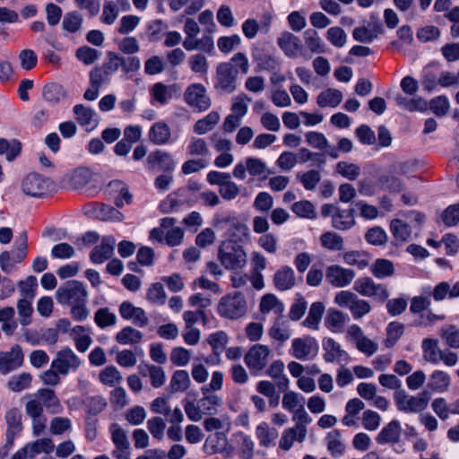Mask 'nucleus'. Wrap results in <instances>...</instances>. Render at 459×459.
Masks as SVG:
<instances>
[{
    "label": "nucleus",
    "mask_w": 459,
    "mask_h": 459,
    "mask_svg": "<svg viewBox=\"0 0 459 459\" xmlns=\"http://www.w3.org/2000/svg\"><path fill=\"white\" fill-rule=\"evenodd\" d=\"M217 310L221 317L236 320L247 314V303L241 292H234L225 295L220 299Z\"/></svg>",
    "instance_id": "f257e3e1"
},
{
    "label": "nucleus",
    "mask_w": 459,
    "mask_h": 459,
    "mask_svg": "<svg viewBox=\"0 0 459 459\" xmlns=\"http://www.w3.org/2000/svg\"><path fill=\"white\" fill-rule=\"evenodd\" d=\"M218 259L228 270L242 269L247 264V254L239 245L223 241L218 250Z\"/></svg>",
    "instance_id": "f03ea898"
},
{
    "label": "nucleus",
    "mask_w": 459,
    "mask_h": 459,
    "mask_svg": "<svg viewBox=\"0 0 459 459\" xmlns=\"http://www.w3.org/2000/svg\"><path fill=\"white\" fill-rule=\"evenodd\" d=\"M394 399L398 411L419 413L427 409L430 394L424 390L417 395L409 396L404 390L399 389L394 393Z\"/></svg>",
    "instance_id": "7ed1b4c3"
},
{
    "label": "nucleus",
    "mask_w": 459,
    "mask_h": 459,
    "mask_svg": "<svg viewBox=\"0 0 459 459\" xmlns=\"http://www.w3.org/2000/svg\"><path fill=\"white\" fill-rule=\"evenodd\" d=\"M334 303L342 308H348L354 319H360L371 311V305L368 300L359 299L350 290H341L334 296Z\"/></svg>",
    "instance_id": "20e7f679"
},
{
    "label": "nucleus",
    "mask_w": 459,
    "mask_h": 459,
    "mask_svg": "<svg viewBox=\"0 0 459 459\" xmlns=\"http://www.w3.org/2000/svg\"><path fill=\"white\" fill-rule=\"evenodd\" d=\"M238 68L232 62L220 63L216 67L214 89L221 94L232 93L237 89Z\"/></svg>",
    "instance_id": "39448f33"
},
{
    "label": "nucleus",
    "mask_w": 459,
    "mask_h": 459,
    "mask_svg": "<svg viewBox=\"0 0 459 459\" xmlns=\"http://www.w3.org/2000/svg\"><path fill=\"white\" fill-rule=\"evenodd\" d=\"M88 292L82 283L68 281L60 286L56 293V300L62 305H74L87 301Z\"/></svg>",
    "instance_id": "423d86ee"
},
{
    "label": "nucleus",
    "mask_w": 459,
    "mask_h": 459,
    "mask_svg": "<svg viewBox=\"0 0 459 459\" xmlns=\"http://www.w3.org/2000/svg\"><path fill=\"white\" fill-rule=\"evenodd\" d=\"M54 187L53 182L37 173H30L22 180V190L29 196L43 197L47 195Z\"/></svg>",
    "instance_id": "0eeeda50"
},
{
    "label": "nucleus",
    "mask_w": 459,
    "mask_h": 459,
    "mask_svg": "<svg viewBox=\"0 0 459 459\" xmlns=\"http://www.w3.org/2000/svg\"><path fill=\"white\" fill-rule=\"evenodd\" d=\"M184 100L195 112H204L211 106V99L202 83L190 84L184 92Z\"/></svg>",
    "instance_id": "6e6552de"
},
{
    "label": "nucleus",
    "mask_w": 459,
    "mask_h": 459,
    "mask_svg": "<svg viewBox=\"0 0 459 459\" xmlns=\"http://www.w3.org/2000/svg\"><path fill=\"white\" fill-rule=\"evenodd\" d=\"M353 289L363 297L374 298L381 302L385 301L389 297V290L386 286L375 282L370 277L358 279Z\"/></svg>",
    "instance_id": "1a4fd4ad"
},
{
    "label": "nucleus",
    "mask_w": 459,
    "mask_h": 459,
    "mask_svg": "<svg viewBox=\"0 0 459 459\" xmlns=\"http://www.w3.org/2000/svg\"><path fill=\"white\" fill-rule=\"evenodd\" d=\"M271 352L267 345L255 344L245 354L244 361L250 370L261 371L266 367Z\"/></svg>",
    "instance_id": "9d476101"
},
{
    "label": "nucleus",
    "mask_w": 459,
    "mask_h": 459,
    "mask_svg": "<svg viewBox=\"0 0 459 459\" xmlns=\"http://www.w3.org/2000/svg\"><path fill=\"white\" fill-rule=\"evenodd\" d=\"M81 365L78 356L70 348L60 350L56 359L51 363V368L59 374L67 375L70 371H75Z\"/></svg>",
    "instance_id": "9b49d317"
},
{
    "label": "nucleus",
    "mask_w": 459,
    "mask_h": 459,
    "mask_svg": "<svg viewBox=\"0 0 459 459\" xmlns=\"http://www.w3.org/2000/svg\"><path fill=\"white\" fill-rule=\"evenodd\" d=\"M111 439L116 449L113 455L117 459H130V443L126 432L117 424L110 425Z\"/></svg>",
    "instance_id": "f8f14e48"
},
{
    "label": "nucleus",
    "mask_w": 459,
    "mask_h": 459,
    "mask_svg": "<svg viewBox=\"0 0 459 459\" xmlns=\"http://www.w3.org/2000/svg\"><path fill=\"white\" fill-rule=\"evenodd\" d=\"M387 98L393 100L394 104L408 112L423 113L428 110V101L420 97L408 98L399 92H388Z\"/></svg>",
    "instance_id": "ddd939ff"
},
{
    "label": "nucleus",
    "mask_w": 459,
    "mask_h": 459,
    "mask_svg": "<svg viewBox=\"0 0 459 459\" xmlns=\"http://www.w3.org/2000/svg\"><path fill=\"white\" fill-rule=\"evenodd\" d=\"M25 411L31 419L33 435L40 436L47 427V417L43 413V406L38 400H31L26 403Z\"/></svg>",
    "instance_id": "4468645a"
},
{
    "label": "nucleus",
    "mask_w": 459,
    "mask_h": 459,
    "mask_svg": "<svg viewBox=\"0 0 459 459\" xmlns=\"http://www.w3.org/2000/svg\"><path fill=\"white\" fill-rule=\"evenodd\" d=\"M318 346L312 337L296 338L291 342L290 354L299 360H306L316 354Z\"/></svg>",
    "instance_id": "2eb2a0df"
},
{
    "label": "nucleus",
    "mask_w": 459,
    "mask_h": 459,
    "mask_svg": "<svg viewBox=\"0 0 459 459\" xmlns=\"http://www.w3.org/2000/svg\"><path fill=\"white\" fill-rule=\"evenodd\" d=\"M355 277V273L351 269L343 268L337 264L330 265L326 268V281L336 288L348 286Z\"/></svg>",
    "instance_id": "dca6fc26"
},
{
    "label": "nucleus",
    "mask_w": 459,
    "mask_h": 459,
    "mask_svg": "<svg viewBox=\"0 0 459 459\" xmlns=\"http://www.w3.org/2000/svg\"><path fill=\"white\" fill-rule=\"evenodd\" d=\"M23 361V354L20 346H13L10 351L0 353V373L5 375L19 368Z\"/></svg>",
    "instance_id": "f3484780"
},
{
    "label": "nucleus",
    "mask_w": 459,
    "mask_h": 459,
    "mask_svg": "<svg viewBox=\"0 0 459 459\" xmlns=\"http://www.w3.org/2000/svg\"><path fill=\"white\" fill-rule=\"evenodd\" d=\"M390 230L395 246H402L411 240V226L402 219H394L390 222Z\"/></svg>",
    "instance_id": "a211bd4d"
},
{
    "label": "nucleus",
    "mask_w": 459,
    "mask_h": 459,
    "mask_svg": "<svg viewBox=\"0 0 459 459\" xmlns=\"http://www.w3.org/2000/svg\"><path fill=\"white\" fill-rule=\"evenodd\" d=\"M451 385V378L448 373L444 370H434L428 380L427 391L442 394L446 392Z\"/></svg>",
    "instance_id": "6ab92c4d"
},
{
    "label": "nucleus",
    "mask_w": 459,
    "mask_h": 459,
    "mask_svg": "<svg viewBox=\"0 0 459 459\" xmlns=\"http://www.w3.org/2000/svg\"><path fill=\"white\" fill-rule=\"evenodd\" d=\"M402 434L401 424L393 420L387 423L378 433L376 440L379 445L398 443Z\"/></svg>",
    "instance_id": "aec40b11"
},
{
    "label": "nucleus",
    "mask_w": 459,
    "mask_h": 459,
    "mask_svg": "<svg viewBox=\"0 0 459 459\" xmlns=\"http://www.w3.org/2000/svg\"><path fill=\"white\" fill-rule=\"evenodd\" d=\"M115 239L111 237H104L100 245L96 246L91 253V260L94 264H102L108 260L114 252Z\"/></svg>",
    "instance_id": "412c9836"
},
{
    "label": "nucleus",
    "mask_w": 459,
    "mask_h": 459,
    "mask_svg": "<svg viewBox=\"0 0 459 459\" xmlns=\"http://www.w3.org/2000/svg\"><path fill=\"white\" fill-rule=\"evenodd\" d=\"M147 161L150 169L157 171L171 172L175 167L170 155L160 151L151 153L148 156Z\"/></svg>",
    "instance_id": "4be33fe9"
},
{
    "label": "nucleus",
    "mask_w": 459,
    "mask_h": 459,
    "mask_svg": "<svg viewBox=\"0 0 459 459\" xmlns=\"http://www.w3.org/2000/svg\"><path fill=\"white\" fill-rule=\"evenodd\" d=\"M273 283L276 289L280 290H288L296 284L295 273L288 265L281 266L273 276Z\"/></svg>",
    "instance_id": "5701e85b"
},
{
    "label": "nucleus",
    "mask_w": 459,
    "mask_h": 459,
    "mask_svg": "<svg viewBox=\"0 0 459 459\" xmlns=\"http://www.w3.org/2000/svg\"><path fill=\"white\" fill-rule=\"evenodd\" d=\"M277 43L285 55L290 57H296L300 48L299 38L289 31L282 32L277 39Z\"/></svg>",
    "instance_id": "b1692460"
},
{
    "label": "nucleus",
    "mask_w": 459,
    "mask_h": 459,
    "mask_svg": "<svg viewBox=\"0 0 459 459\" xmlns=\"http://www.w3.org/2000/svg\"><path fill=\"white\" fill-rule=\"evenodd\" d=\"M307 435L304 430L298 429L295 427L286 429L281 434L279 447L283 451H289L293 446L295 441L303 443Z\"/></svg>",
    "instance_id": "393cba45"
},
{
    "label": "nucleus",
    "mask_w": 459,
    "mask_h": 459,
    "mask_svg": "<svg viewBox=\"0 0 459 459\" xmlns=\"http://www.w3.org/2000/svg\"><path fill=\"white\" fill-rule=\"evenodd\" d=\"M333 227L339 230H346L355 224L354 210H342L339 207L332 217Z\"/></svg>",
    "instance_id": "a878e982"
},
{
    "label": "nucleus",
    "mask_w": 459,
    "mask_h": 459,
    "mask_svg": "<svg viewBox=\"0 0 459 459\" xmlns=\"http://www.w3.org/2000/svg\"><path fill=\"white\" fill-rule=\"evenodd\" d=\"M347 316L343 312L336 308H330L325 319V324L330 331L342 333L343 332Z\"/></svg>",
    "instance_id": "bb28decb"
},
{
    "label": "nucleus",
    "mask_w": 459,
    "mask_h": 459,
    "mask_svg": "<svg viewBox=\"0 0 459 459\" xmlns=\"http://www.w3.org/2000/svg\"><path fill=\"white\" fill-rule=\"evenodd\" d=\"M423 359L432 364L440 361L443 351L438 348V342L436 339L427 338L422 341Z\"/></svg>",
    "instance_id": "cd10ccee"
},
{
    "label": "nucleus",
    "mask_w": 459,
    "mask_h": 459,
    "mask_svg": "<svg viewBox=\"0 0 459 459\" xmlns=\"http://www.w3.org/2000/svg\"><path fill=\"white\" fill-rule=\"evenodd\" d=\"M5 420L8 426L7 438L11 442L14 436L22 429V414L16 408L11 409L6 412Z\"/></svg>",
    "instance_id": "c85d7f7f"
},
{
    "label": "nucleus",
    "mask_w": 459,
    "mask_h": 459,
    "mask_svg": "<svg viewBox=\"0 0 459 459\" xmlns=\"http://www.w3.org/2000/svg\"><path fill=\"white\" fill-rule=\"evenodd\" d=\"M54 443L50 438H39L34 442L28 443L24 448L30 458H34L36 455L40 453L49 454L54 450Z\"/></svg>",
    "instance_id": "c756f323"
},
{
    "label": "nucleus",
    "mask_w": 459,
    "mask_h": 459,
    "mask_svg": "<svg viewBox=\"0 0 459 459\" xmlns=\"http://www.w3.org/2000/svg\"><path fill=\"white\" fill-rule=\"evenodd\" d=\"M267 375L276 381L279 389L286 390L289 386V379L284 375V364L281 360L273 361L267 369Z\"/></svg>",
    "instance_id": "7c9ffc66"
},
{
    "label": "nucleus",
    "mask_w": 459,
    "mask_h": 459,
    "mask_svg": "<svg viewBox=\"0 0 459 459\" xmlns=\"http://www.w3.org/2000/svg\"><path fill=\"white\" fill-rule=\"evenodd\" d=\"M227 235L229 238L227 241H232L233 244L238 245L249 238V229L238 220L227 230Z\"/></svg>",
    "instance_id": "2f4dec72"
},
{
    "label": "nucleus",
    "mask_w": 459,
    "mask_h": 459,
    "mask_svg": "<svg viewBox=\"0 0 459 459\" xmlns=\"http://www.w3.org/2000/svg\"><path fill=\"white\" fill-rule=\"evenodd\" d=\"M342 100V93L336 89H327L317 96V104L322 107H337Z\"/></svg>",
    "instance_id": "473e14b6"
},
{
    "label": "nucleus",
    "mask_w": 459,
    "mask_h": 459,
    "mask_svg": "<svg viewBox=\"0 0 459 459\" xmlns=\"http://www.w3.org/2000/svg\"><path fill=\"white\" fill-rule=\"evenodd\" d=\"M321 246L330 251H341L344 247L342 236L333 231H326L320 237Z\"/></svg>",
    "instance_id": "72a5a7b5"
},
{
    "label": "nucleus",
    "mask_w": 459,
    "mask_h": 459,
    "mask_svg": "<svg viewBox=\"0 0 459 459\" xmlns=\"http://www.w3.org/2000/svg\"><path fill=\"white\" fill-rule=\"evenodd\" d=\"M325 312V306L321 302H314L309 308L307 318L303 321L305 327L316 330L318 329L319 322Z\"/></svg>",
    "instance_id": "f704fd0d"
},
{
    "label": "nucleus",
    "mask_w": 459,
    "mask_h": 459,
    "mask_svg": "<svg viewBox=\"0 0 459 459\" xmlns=\"http://www.w3.org/2000/svg\"><path fill=\"white\" fill-rule=\"evenodd\" d=\"M335 172L348 180L354 181L360 176L361 169L352 162L339 161L335 166Z\"/></svg>",
    "instance_id": "c9c22d12"
},
{
    "label": "nucleus",
    "mask_w": 459,
    "mask_h": 459,
    "mask_svg": "<svg viewBox=\"0 0 459 459\" xmlns=\"http://www.w3.org/2000/svg\"><path fill=\"white\" fill-rule=\"evenodd\" d=\"M327 449L333 457L341 456L345 450V445L341 439L338 430H333L326 436Z\"/></svg>",
    "instance_id": "e433bc0d"
},
{
    "label": "nucleus",
    "mask_w": 459,
    "mask_h": 459,
    "mask_svg": "<svg viewBox=\"0 0 459 459\" xmlns=\"http://www.w3.org/2000/svg\"><path fill=\"white\" fill-rule=\"evenodd\" d=\"M143 333L131 326H126L116 335V341L123 345L135 344L141 342Z\"/></svg>",
    "instance_id": "4c0bfd02"
},
{
    "label": "nucleus",
    "mask_w": 459,
    "mask_h": 459,
    "mask_svg": "<svg viewBox=\"0 0 459 459\" xmlns=\"http://www.w3.org/2000/svg\"><path fill=\"white\" fill-rule=\"evenodd\" d=\"M198 403L204 415L216 413L218 408L221 405V398L210 393L204 394V396L198 400Z\"/></svg>",
    "instance_id": "58836bf2"
},
{
    "label": "nucleus",
    "mask_w": 459,
    "mask_h": 459,
    "mask_svg": "<svg viewBox=\"0 0 459 459\" xmlns=\"http://www.w3.org/2000/svg\"><path fill=\"white\" fill-rule=\"evenodd\" d=\"M371 273L378 279L390 277L394 273V267L393 263L387 259H377L371 265Z\"/></svg>",
    "instance_id": "ea45409f"
},
{
    "label": "nucleus",
    "mask_w": 459,
    "mask_h": 459,
    "mask_svg": "<svg viewBox=\"0 0 459 459\" xmlns=\"http://www.w3.org/2000/svg\"><path fill=\"white\" fill-rule=\"evenodd\" d=\"M272 310L281 315L284 310V306L273 294H266L261 299L260 311L265 314Z\"/></svg>",
    "instance_id": "a19ab883"
},
{
    "label": "nucleus",
    "mask_w": 459,
    "mask_h": 459,
    "mask_svg": "<svg viewBox=\"0 0 459 459\" xmlns=\"http://www.w3.org/2000/svg\"><path fill=\"white\" fill-rule=\"evenodd\" d=\"M191 380L186 370L175 371L170 380V386L173 392H184L189 388Z\"/></svg>",
    "instance_id": "79ce46f5"
},
{
    "label": "nucleus",
    "mask_w": 459,
    "mask_h": 459,
    "mask_svg": "<svg viewBox=\"0 0 459 459\" xmlns=\"http://www.w3.org/2000/svg\"><path fill=\"white\" fill-rule=\"evenodd\" d=\"M297 179L303 185L307 190H315L321 180V174L318 170L311 169L306 172L297 174Z\"/></svg>",
    "instance_id": "37998d69"
},
{
    "label": "nucleus",
    "mask_w": 459,
    "mask_h": 459,
    "mask_svg": "<svg viewBox=\"0 0 459 459\" xmlns=\"http://www.w3.org/2000/svg\"><path fill=\"white\" fill-rule=\"evenodd\" d=\"M21 143L16 140L11 142L0 139V155H5L8 161L13 160L21 152Z\"/></svg>",
    "instance_id": "c03bdc74"
},
{
    "label": "nucleus",
    "mask_w": 459,
    "mask_h": 459,
    "mask_svg": "<svg viewBox=\"0 0 459 459\" xmlns=\"http://www.w3.org/2000/svg\"><path fill=\"white\" fill-rule=\"evenodd\" d=\"M377 184L381 190L389 191L390 193L396 194L403 189L401 180L392 175H382L378 178Z\"/></svg>",
    "instance_id": "a18cd8bd"
},
{
    "label": "nucleus",
    "mask_w": 459,
    "mask_h": 459,
    "mask_svg": "<svg viewBox=\"0 0 459 459\" xmlns=\"http://www.w3.org/2000/svg\"><path fill=\"white\" fill-rule=\"evenodd\" d=\"M65 94L63 86L55 82L45 85L42 91L43 99L48 102H58Z\"/></svg>",
    "instance_id": "49530a36"
},
{
    "label": "nucleus",
    "mask_w": 459,
    "mask_h": 459,
    "mask_svg": "<svg viewBox=\"0 0 459 459\" xmlns=\"http://www.w3.org/2000/svg\"><path fill=\"white\" fill-rule=\"evenodd\" d=\"M440 336L446 343L454 349H459V328L447 325L441 328Z\"/></svg>",
    "instance_id": "de8ad7c7"
},
{
    "label": "nucleus",
    "mask_w": 459,
    "mask_h": 459,
    "mask_svg": "<svg viewBox=\"0 0 459 459\" xmlns=\"http://www.w3.org/2000/svg\"><path fill=\"white\" fill-rule=\"evenodd\" d=\"M404 325L399 322H392L386 328V339L385 344L387 348H392L403 334Z\"/></svg>",
    "instance_id": "09e8293b"
},
{
    "label": "nucleus",
    "mask_w": 459,
    "mask_h": 459,
    "mask_svg": "<svg viewBox=\"0 0 459 459\" xmlns=\"http://www.w3.org/2000/svg\"><path fill=\"white\" fill-rule=\"evenodd\" d=\"M269 336L280 342H284L290 338V332L280 318H277L268 331Z\"/></svg>",
    "instance_id": "8fccbe9b"
},
{
    "label": "nucleus",
    "mask_w": 459,
    "mask_h": 459,
    "mask_svg": "<svg viewBox=\"0 0 459 459\" xmlns=\"http://www.w3.org/2000/svg\"><path fill=\"white\" fill-rule=\"evenodd\" d=\"M169 137L170 130L164 123H157L151 129L150 138L156 144L165 143Z\"/></svg>",
    "instance_id": "3c124183"
},
{
    "label": "nucleus",
    "mask_w": 459,
    "mask_h": 459,
    "mask_svg": "<svg viewBox=\"0 0 459 459\" xmlns=\"http://www.w3.org/2000/svg\"><path fill=\"white\" fill-rule=\"evenodd\" d=\"M304 39L308 49L313 53L324 52V45L318 32L315 30H307L304 32Z\"/></svg>",
    "instance_id": "603ef678"
},
{
    "label": "nucleus",
    "mask_w": 459,
    "mask_h": 459,
    "mask_svg": "<svg viewBox=\"0 0 459 459\" xmlns=\"http://www.w3.org/2000/svg\"><path fill=\"white\" fill-rule=\"evenodd\" d=\"M324 349L325 350L324 359L327 362H333L345 354L340 344L331 338L324 342Z\"/></svg>",
    "instance_id": "864d4df0"
},
{
    "label": "nucleus",
    "mask_w": 459,
    "mask_h": 459,
    "mask_svg": "<svg viewBox=\"0 0 459 459\" xmlns=\"http://www.w3.org/2000/svg\"><path fill=\"white\" fill-rule=\"evenodd\" d=\"M292 211L299 217L316 219V212L314 204L307 200L299 201L293 204Z\"/></svg>",
    "instance_id": "5fc2aeb1"
},
{
    "label": "nucleus",
    "mask_w": 459,
    "mask_h": 459,
    "mask_svg": "<svg viewBox=\"0 0 459 459\" xmlns=\"http://www.w3.org/2000/svg\"><path fill=\"white\" fill-rule=\"evenodd\" d=\"M94 321L100 328L112 326L117 322V316L114 313L110 312L109 308L102 307L96 311Z\"/></svg>",
    "instance_id": "6e6d98bb"
},
{
    "label": "nucleus",
    "mask_w": 459,
    "mask_h": 459,
    "mask_svg": "<svg viewBox=\"0 0 459 459\" xmlns=\"http://www.w3.org/2000/svg\"><path fill=\"white\" fill-rule=\"evenodd\" d=\"M189 66L192 72L200 76L206 75L209 68L207 58L202 54H195L189 57Z\"/></svg>",
    "instance_id": "4d7b16f0"
},
{
    "label": "nucleus",
    "mask_w": 459,
    "mask_h": 459,
    "mask_svg": "<svg viewBox=\"0 0 459 459\" xmlns=\"http://www.w3.org/2000/svg\"><path fill=\"white\" fill-rule=\"evenodd\" d=\"M31 382V375L30 373H22L12 377L7 385L13 392H21L30 386Z\"/></svg>",
    "instance_id": "13d9d810"
},
{
    "label": "nucleus",
    "mask_w": 459,
    "mask_h": 459,
    "mask_svg": "<svg viewBox=\"0 0 459 459\" xmlns=\"http://www.w3.org/2000/svg\"><path fill=\"white\" fill-rule=\"evenodd\" d=\"M147 429L153 438L162 440L164 437L166 422L162 418L156 416L148 420Z\"/></svg>",
    "instance_id": "bf43d9fd"
},
{
    "label": "nucleus",
    "mask_w": 459,
    "mask_h": 459,
    "mask_svg": "<svg viewBox=\"0 0 459 459\" xmlns=\"http://www.w3.org/2000/svg\"><path fill=\"white\" fill-rule=\"evenodd\" d=\"M96 215L102 221H120L123 220V214L112 206L100 204L96 210Z\"/></svg>",
    "instance_id": "052dcab7"
},
{
    "label": "nucleus",
    "mask_w": 459,
    "mask_h": 459,
    "mask_svg": "<svg viewBox=\"0 0 459 459\" xmlns=\"http://www.w3.org/2000/svg\"><path fill=\"white\" fill-rule=\"evenodd\" d=\"M82 23V17L77 12L67 13L63 20V28L69 32L74 33L80 30Z\"/></svg>",
    "instance_id": "680f3d73"
},
{
    "label": "nucleus",
    "mask_w": 459,
    "mask_h": 459,
    "mask_svg": "<svg viewBox=\"0 0 459 459\" xmlns=\"http://www.w3.org/2000/svg\"><path fill=\"white\" fill-rule=\"evenodd\" d=\"M326 38L336 48L343 47L347 41V35L341 27L328 29Z\"/></svg>",
    "instance_id": "e2e57ef3"
},
{
    "label": "nucleus",
    "mask_w": 459,
    "mask_h": 459,
    "mask_svg": "<svg viewBox=\"0 0 459 459\" xmlns=\"http://www.w3.org/2000/svg\"><path fill=\"white\" fill-rule=\"evenodd\" d=\"M122 377L119 371L113 366L107 367L100 373V380L104 385H114L120 382Z\"/></svg>",
    "instance_id": "0e129e2a"
},
{
    "label": "nucleus",
    "mask_w": 459,
    "mask_h": 459,
    "mask_svg": "<svg viewBox=\"0 0 459 459\" xmlns=\"http://www.w3.org/2000/svg\"><path fill=\"white\" fill-rule=\"evenodd\" d=\"M147 299L154 304H164L166 299V293L163 285L160 282L152 284L148 289Z\"/></svg>",
    "instance_id": "69168bd1"
},
{
    "label": "nucleus",
    "mask_w": 459,
    "mask_h": 459,
    "mask_svg": "<svg viewBox=\"0 0 459 459\" xmlns=\"http://www.w3.org/2000/svg\"><path fill=\"white\" fill-rule=\"evenodd\" d=\"M100 56V52L87 46L79 48L76 50V57L85 65L93 64Z\"/></svg>",
    "instance_id": "338daca9"
},
{
    "label": "nucleus",
    "mask_w": 459,
    "mask_h": 459,
    "mask_svg": "<svg viewBox=\"0 0 459 459\" xmlns=\"http://www.w3.org/2000/svg\"><path fill=\"white\" fill-rule=\"evenodd\" d=\"M441 220L448 227L457 225L459 222V203L449 205L442 212Z\"/></svg>",
    "instance_id": "774afa93"
}]
</instances>
